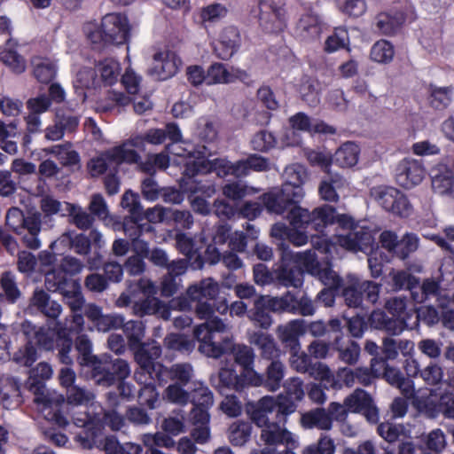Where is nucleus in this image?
I'll return each mask as SVG.
<instances>
[{
  "label": "nucleus",
  "instance_id": "nucleus-1",
  "mask_svg": "<svg viewBox=\"0 0 454 454\" xmlns=\"http://www.w3.org/2000/svg\"><path fill=\"white\" fill-rule=\"evenodd\" d=\"M290 226L283 223H275L270 231L272 237L278 239L280 250V264L277 271L279 284L285 286L300 287L303 283L304 269L309 270L318 264L316 253L312 250L293 252L286 240L288 239Z\"/></svg>",
  "mask_w": 454,
  "mask_h": 454
},
{
  "label": "nucleus",
  "instance_id": "nucleus-2",
  "mask_svg": "<svg viewBox=\"0 0 454 454\" xmlns=\"http://www.w3.org/2000/svg\"><path fill=\"white\" fill-rule=\"evenodd\" d=\"M247 412L252 422L262 428L261 439L267 445L286 444L295 447L292 433L285 428L287 417L294 412V407L291 402L282 403L278 409H266L261 405V402L249 403Z\"/></svg>",
  "mask_w": 454,
  "mask_h": 454
},
{
  "label": "nucleus",
  "instance_id": "nucleus-3",
  "mask_svg": "<svg viewBox=\"0 0 454 454\" xmlns=\"http://www.w3.org/2000/svg\"><path fill=\"white\" fill-rule=\"evenodd\" d=\"M74 345L80 364L90 368L91 379L97 385L110 387L117 378H127L129 375L130 370L126 360L114 359L109 354L100 356L93 355L91 341L86 334L78 335Z\"/></svg>",
  "mask_w": 454,
  "mask_h": 454
},
{
  "label": "nucleus",
  "instance_id": "nucleus-4",
  "mask_svg": "<svg viewBox=\"0 0 454 454\" xmlns=\"http://www.w3.org/2000/svg\"><path fill=\"white\" fill-rule=\"evenodd\" d=\"M285 182L281 188H275L262 195L269 213L283 215L297 206L304 197L303 184L308 179V172L301 164H292L284 170Z\"/></svg>",
  "mask_w": 454,
  "mask_h": 454
},
{
  "label": "nucleus",
  "instance_id": "nucleus-5",
  "mask_svg": "<svg viewBox=\"0 0 454 454\" xmlns=\"http://www.w3.org/2000/svg\"><path fill=\"white\" fill-rule=\"evenodd\" d=\"M228 353H231L234 363L240 366L239 373L233 368H222L219 372V383L222 387L237 392H242L249 387V378L255 373L254 349L245 344L235 345L231 341V348Z\"/></svg>",
  "mask_w": 454,
  "mask_h": 454
},
{
  "label": "nucleus",
  "instance_id": "nucleus-6",
  "mask_svg": "<svg viewBox=\"0 0 454 454\" xmlns=\"http://www.w3.org/2000/svg\"><path fill=\"white\" fill-rule=\"evenodd\" d=\"M225 324L217 317L194 328V338L199 341V351L207 357L220 358L231 348V338L225 331Z\"/></svg>",
  "mask_w": 454,
  "mask_h": 454
},
{
  "label": "nucleus",
  "instance_id": "nucleus-7",
  "mask_svg": "<svg viewBox=\"0 0 454 454\" xmlns=\"http://www.w3.org/2000/svg\"><path fill=\"white\" fill-rule=\"evenodd\" d=\"M130 32L128 17L122 13L112 12L102 18L100 25L88 34V38L92 44L99 47L122 45L129 42Z\"/></svg>",
  "mask_w": 454,
  "mask_h": 454
},
{
  "label": "nucleus",
  "instance_id": "nucleus-8",
  "mask_svg": "<svg viewBox=\"0 0 454 454\" xmlns=\"http://www.w3.org/2000/svg\"><path fill=\"white\" fill-rule=\"evenodd\" d=\"M5 225L20 237V240L26 247L35 250L41 247L39 234L42 219L40 214L35 213L26 216L21 209L12 207L6 213Z\"/></svg>",
  "mask_w": 454,
  "mask_h": 454
},
{
  "label": "nucleus",
  "instance_id": "nucleus-9",
  "mask_svg": "<svg viewBox=\"0 0 454 454\" xmlns=\"http://www.w3.org/2000/svg\"><path fill=\"white\" fill-rule=\"evenodd\" d=\"M336 208L328 204L315 207L312 211L299 206L293 207L287 214L290 224L305 227L312 232L323 233L328 226L334 224Z\"/></svg>",
  "mask_w": 454,
  "mask_h": 454
},
{
  "label": "nucleus",
  "instance_id": "nucleus-10",
  "mask_svg": "<svg viewBox=\"0 0 454 454\" xmlns=\"http://www.w3.org/2000/svg\"><path fill=\"white\" fill-rule=\"evenodd\" d=\"M206 146H201L191 153L193 160L187 161L184 168V177L192 179L199 174L215 173L218 177L224 178L230 176L231 161L223 158L208 160Z\"/></svg>",
  "mask_w": 454,
  "mask_h": 454
},
{
  "label": "nucleus",
  "instance_id": "nucleus-11",
  "mask_svg": "<svg viewBox=\"0 0 454 454\" xmlns=\"http://www.w3.org/2000/svg\"><path fill=\"white\" fill-rule=\"evenodd\" d=\"M371 193L384 210L396 216L407 218L413 212L408 197L397 188L380 185L372 188Z\"/></svg>",
  "mask_w": 454,
  "mask_h": 454
},
{
  "label": "nucleus",
  "instance_id": "nucleus-12",
  "mask_svg": "<svg viewBox=\"0 0 454 454\" xmlns=\"http://www.w3.org/2000/svg\"><path fill=\"white\" fill-rule=\"evenodd\" d=\"M187 294L195 299L193 309L200 319H209L215 313V298L219 294V286L211 278L203 279L187 289Z\"/></svg>",
  "mask_w": 454,
  "mask_h": 454
},
{
  "label": "nucleus",
  "instance_id": "nucleus-13",
  "mask_svg": "<svg viewBox=\"0 0 454 454\" xmlns=\"http://www.w3.org/2000/svg\"><path fill=\"white\" fill-rule=\"evenodd\" d=\"M283 0H259L258 20L266 33H278L286 27V11Z\"/></svg>",
  "mask_w": 454,
  "mask_h": 454
},
{
  "label": "nucleus",
  "instance_id": "nucleus-14",
  "mask_svg": "<svg viewBox=\"0 0 454 454\" xmlns=\"http://www.w3.org/2000/svg\"><path fill=\"white\" fill-rule=\"evenodd\" d=\"M51 376V366L48 363L41 362L30 370L29 376L25 381V388L35 395L34 403L43 405L44 408L51 407L52 403L46 389V381Z\"/></svg>",
  "mask_w": 454,
  "mask_h": 454
},
{
  "label": "nucleus",
  "instance_id": "nucleus-15",
  "mask_svg": "<svg viewBox=\"0 0 454 454\" xmlns=\"http://www.w3.org/2000/svg\"><path fill=\"white\" fill-rule=\"evenodd\" d=\"M380 284L371 280L360 282L356 279L342 289V296L348 307L358 308L362 306L364 300L371 304L376 303L380 297Z\"/></svg>",
  "mask_w": 454,
  "mask_h": 454
},
{
  "label": "nucleus",
  "instance_id": "nucleus-16",
  "mask_svg": "<svg viewBox=\"0 0 454 454\" xmlns=\"http://www.w3.org/2000/svg\"><path fill=\"white\" fill-rule=\"evenodd\" d=\"M271 312H283L280 297L258 295L254 306L247 312V317L255 326L269 329L272 324Z\"/></svg>",
  "mask_w": 454,
  "mask_h": 454
},
{
  "label": "nucleus",
  "instance_id": "nucleus-17",
  "mask_svg": "<svg viewBox=\"0 0 454 454\" xmlns=\"http://www.w3.org/2000/svg\"><path fill=\"white\" fill-rule=\"evenodd\" d=\"M348 412L363 414L368 422L376 424L379 421V410L374 404L371 395L364 389L357 388L344 399Z\"/></svg>",
  "mask_w": 454,
  "mask_h": 454
},
{
  "label": "nucleus",
  "instance_id": "nucleus-18",
  "mask_svg": "<svg viewBox=\"0 0 454 454\" xmlns=\"http://www.w3.org/2000/svg\"><path fill=\"white\" fill-rule=\"evenodd\" d=\"M286 373L285 365L279 361H271L266 367L265 373L255 372L249 378L250 387H262L267 391L275 392L280 388Z\"/></svg>",
  "mask_w": 454,
  "mask_h": 454
},
{
  "label": "nucleus",
  "instance_id": "nucleus-19",
  "mask_svg": "<svg viewBox=\"0 0 454 454\" xmlns=\"http://www.w3.org/2000/svg\"><path fill=\"white\" fill-rule=\"evenodd\" d=\"M395 176L397 184L404 189H411L422 182L425 168L420 161L405 158L396 166Z\"/></svg>",
  "mask_w": 454,
  "mask_h": 454
},
{
  "label": "nucleus",
  "instance_id": "nucleus-20",
  "mask_svg": "<svg viewBox=\"0 0 454 454\" xmlns=\"http://www.w3.org/2000/svg\"><path fill=\"white\" fill-rule=\"evenodd\" d=\"M285 394H280L274 398L272 396H264L259 400L261 402V405L264 406L266 409L270 410V408L278 409V405L282 403H287V402H291L294 407V411H296L295 401H301L304 396L303 391V382L300 378L293 377L290 378L284 384Z\"/></svg>",
  "mask_w": 454,
  "mask_h": 454
},
{
  "label": "nucleus",
  "instance_id": "nucleus-21",
  "mask_svg": "<svg viewBox=\"0 0 454 454\" xmlns=\"http://www.w3.org/2000/svg\"><path fill=\"white\" fill-rule=\"evenodd\" d=\"M153 293L154 286L153 284H149L146 288H144V294H148L144 299L134 302L132 306L134 313L139 317L159 315L164 319H168L170 317L169 308L160 299L151 294Z\"/></svg>",
  "mask_w": 454,
  "mask_h": 454
},
{
  "label": "nucleus",
  "instance_id": "nucleus-22",
  "mask_svg": "<svg viewBox=\"0 0 454 454\" xmlns=\"http://www.w3.org/2000/svg\"><path fill=\"white\" fill-rule=\"evenodd\" d=\"M338 244L349 251L372 252L375 240L368 228H360L347 235L337 236Z\"/></svg>",
  "mask_w": 454,
  "mask_h": 454
},
{
  "label": "nucleus",
  "instance_id": "nucleus-23",
  "mask_svg": "<svg viewBox=\"0 0 454 454\" xmlns=\"http://www.w3.org/2000/svg\"><path fill=\"white\" fill-rule=\"evenodd\" d=\"M330 325L335 333L333 345L339 351L340 359L348 364H355L360 354L359 345L356 341L348 339V343L344 346V336L340 331V321L339 319L331 320Z\"/></svg>",
  "mask_w": 454,
  "mask_h": 454
},
{
  "label": "nucleus",
  "instance_id": "nucleus-24",
  "mask_svg": "<svg viewBox=\"0 0 454 454\" xmlns=\"http://www.w3.org/2000/svg\"><path fill=\"white\" fill-rule=\"evenodd\" d=\"M135 360L143 371V374H147L150 371L153 372L155 365L159 364L157 359L161 356V347L155 341L144 342L134 349Z\"/></svg>",
  "mask_w": 454,
  "mask_h": 454
},
{
  "label": "nucleus",
  "instance_id": "nucleus-25",
  "mask_svg": "<svg viewBox=\"0 0 454 454\" xmlns=\"http://www.w3.org/2000/svg\"><path fill=\"white\" fill-rule=\"evenodd\" d=\"M405 20L406 15L403 12H382L374 17L372 27L380 35H394L402 28Z\"/></svg>",
  "mask_w": 454,
  "mask_h": 454
},
{
  "label": "nucleus",
  "instance_id": "nucleus-26",
  "mask_svg": "<svg viewBox=\"0 0 454 454\" xmlns=\"http://www.w3.org/2000/svg\"><path fill=\"white\" fill-rule=\"evenodd\" d=\"M240 44L239 30L235 26H228L223 29L215 51L219 59L228 60L238 51Z\"/></svg>",
  "mask_w": 454,
  "mask_h": 454
},
{
  "label": "nucleus",
  "instance_id": "nucleus-27",
  "mask_svg": "<svg viewBox=\"0 0 454 454\" xmlns=\"http://www.w3.org/2000/svg\"><path fill=\"white\" fill-rule=\"evenodd\" d=\"M454 98V86H438L429 83L427 86V103L436 112H443L450 107Z\"/></svg>",
  "mask_w": 454,
  "mask_h": 454
},
{
  "label": "nucleus",
  "instance_id": "nucleus-28",
  "mask_svg": "<svg viewBox=\"0 0 454 454\" xmlns=\"http://www.w3.org/2000/svg\"><path fill=\"white\" fill-rule=\"evenodd\" d=\"M306 333V323L303 319H294L286 325L278 327V337L290 350H301L300 337Z\"/></svg>",
  "mask_w": 454,
  "mask_h": 454
},
{
  "label": "nucleus",
  "instance_id": "nucleus-29",
  "mask_svg": "<svg viewBox=\"0 0 454 454\" xmlns=\"http://www.w3.org/2000/svg\"><path fill=\"white\" fill-rule=\"evenodd\" d=\"M29 309H35L47 317L57 318L61 313V305L51 299L43 289L36 288L29 301Z\"/></svg>",
  "mask_w": 454,
  "mask_h": 454
},
{
  "label": "nucleus",
  "instance_id": "nucleus-30",
  "mask_svg": "<svg viewBox=\"0 0 454 454\" xmlns=\"http://www.w3.org/2000/svg\"><path fill=\"white\" fill-rule=\"evenodd\" d=\"M283 312H289L303 317L312 316L315 313V306L313 301L302 294L298 297L296 294L287 292L280 297Z\"/></svg>",
  "mask_w": 454,
  "mask_h": 454
},
{
  "label": "nucleus",
  "instance_id": "nucleus-31",
  "mask_svg": "<svg viewBox=\"0 0 454 454\" xmlns=\"http://www.w3.org/2000/svg\"><path fill=\"white\" fill-rule=\"evenodd\" d=\"M120 71L121 67L117 60L113 58H106L96 65L94 70L90 69L87 73L93 78L91 82L93 86L98 84L95 81V77L98 74H100L101 82L104 86H112L117 82Z\"/></svg>",
  "mask_w": 454,
  "mask_h": 454
},
{
  "label": "nucleus",
  "instance_id": "nucleus-32",
  "mask_svg": "<svg viewBox=\"0 0 454 454\" xmlns=\"http://www.w3.org/2000/svg\"><path fill=\"white\" fill-rule=\"evenodd\" d=\"M178 70V67L172 52L158 51L153 55V66L150 74L155 75L159 80H167L174 76Z\"/></svg>",
  "mask_w": 454,
  "mask_h": 454
},
{
  "label": "nucleus",
  "instance_id": "nucleus-33",
  "mask_svg": "<svg viewBox=\"0 0 454 454\" xmlns=\"http://www.w3.org/2000/svg\"><path fill=\"white\" fill-rule=\"evenodd\" d=\"M176 247L181 254L185 255L192 269L200 270L203 268L202 254L199 252L193 239L185 233L176 234Z\"/></svg>",
  "mask_w": 454,
  "mask_h": 454
},
{
  "label": "nucleus",
  "instance_id": "nucleus-34",
  "mask_svg": "<svg viewBox=\"0 0 454 454\" xmlns=\"http://www.w3.org/2000/svg\"><path fill=\"white\" fill-rule=\"evenodd\" d=\"M73 241L72 250L80 255H88L90 253L92 244L99 249L104 246L102 235L96 229L90 230L89 236L74 231Z\"/></svg>",
  "mask_w": 454,
  "mask_h": 454
},
{
  "label": "nucleus",
  "instance_id": "nucleus-35",
  "mask_svg": "<svg viewBox=\"0 0 454 454\" xmlns=\"http://www.w3.org/2000/svg\"><path fill=\"white\" fill-rule=\"evenodd\" d=\"M103 436L102 427L93 422H86L78 432L74 440L83 450L99 448V442Z\"/></svg>",
  "mask_w": 454,
  "mask_h": 454
},
{
  "label": "nucleus",
  "instance_id": "nucleus-36",
  "mask_svg": "<svg viewBox=\"0 0 454 454\" xmlns=\"http://www.w3.org/2000/svg\"><path fill=\"white\" fill-rule=\"evenodd\" d=\"M251 343L258 348L262 359L270 362L278 360L280 349L270 334L262 332L254 333L251 337Z\"/></svg>",
  "mask_w": 454,
  "mask_h": 454
},
{
  "label": "nucleus",
  "instance_id": "nucleus-37",
  "mask_svg": "<svg viewBox=\"0 0 454 454\" xmlns=\"http://www.w3.org/2000/svg\"><path fill=\"white\" fill-rule=\"evenodd\" d=\"M76 281L68 277L60 268H53L45 274V287L53 293H64Z\"/></svg>",
  "mask_w": 454,
  "mask_h": 454
},
{
  "label": "nucleus",
  "instance_id": "nucleus-38",
  "mask_svg": "<svg viewBox=\"0 0 454 454\" xmlns=\"http://www.w3.org/2000/svg\"><path fill=\"white\" fill-rule=\"evenodd\" d=\"M33 74L35 78L43 84L51 83L56 77L58 67L48 58L36 57L32 60Z\"/></svg>",
  "mask_w": 454,
  "mask_h": 454
},
{
  "label": "nucleus",
  "instance_id": "nucleus-39",
  "mask_svg": "<svg viewBox=\"0 0 454 454\" xmlns=\"http://www.w3.org/2000/svg\"><path fill=\"white\" fill-rule=\"evenodd\" d=\"M298 92L302 101L309 106H316L320 103V84L317 80L304 75L298 85Z\"/></svg>",
  "mask_w": 454,
  "mask_h": 454
},
{
  "label": "nucleus",
  "instance_id": "nucleus-40",
  "mask_svg": "<svg viewBox=\"0 0 454 454\" xmlns=\"http://www.w3.org/2000/svg\"><path fill=\"white\" fill-rule=\"evenodd\" d=\"M73 348V338L69 335L67 328H58L56 332V345L54 348L58 350V358L59 362L67 366L73 364L74 360L71 356Z\"/></svg>",
  "mask_w": 454,
  "mask_h": 454
},
{
  "label": "nucleus",
  "instance_id": "nucleus-41",
  "mask_svg": "<svg viewBox=\"0 0 454 454\" xmlns=\"http://www.w3.org/2000/svg\"><path fill=\"white\" fill-rule=\"evenodd\" d=\"M296 32L303 38H313L321 33V22L317 14H302L296 23Z\"/></svg>",
  "mask_w": 454,
  "mask_h": 454
},
{
  "label": "nucleus",
  "instance_id": "nucleus-42",
  "mask_svg": "<svg viewBox=\"0 0 454 454\" xmlns=\"http://www.w3.org/2000/svg\"><path fill=\"white\" fill-rule=\"evenodd\" d=\"M0 286L3 290V294H0V300H4L10 304H14L18 301L21 295V292L18 287L15 275L6 270L1 274L0 277Z\"/></svg>",
  "mask_w": 454,
  "mask_h": 454
},
{
  "label": "nucleus",
  "instance_id": "nucleus-43",
  "mask_svg": "<svg viewBox=\"0 0 454 454\" xmlns=\"http://www.w3.org/2000/svg\"><path fill=\"white\" fill-rule=\"evenodd\" d=\"M128 143H122L120 145L114 146L106 150V155L110 159V162L120 165L121 163L137 164L140 162L141 157L134 149L127 148Z\"/></svg>",
  "mask_w": 454,
  "mask_h": 454
},
{
  "label": "nucleus",
  "instance_id": "nucleus-44",
  "mask_svg": "<svg viewBox=\"0 0 454 454\" xmlns=\"http://www.w3.org/2000/svg\"><path fill=\"white\" fill-rule=\"evenodd\" d=\"M360 149L353 142L344 143L334 153L333 160L341 168L355 166L359 158Z\"/></svg>",
  "mask_w": 454,
  "mask_h": 454
},
{
  "label": "nucleus",
  "instance_id": "nucleus-45",
  "mask_svg": "<svg viewBox=\"0 0 454 454\" xmlns=\"http://www.w3.org/2000/svg\"><path fill=\"white\" fill-rule=\"evenodd\" d=\"M432 188L439 195L454 198V174L450 168L440 171L432 178Z\"/></svg>",
  "mask_w": 454,
  "mask_h": 454
},
{
  "label": "nucleus",
  "instance_id": "nucleus-46",
  "mask_svg": "<svg viewBox=\"0 0 454 454\" xmlns=\"http://www.w3.org/2000/svg\"><path fill=\"white\" fill-rule=\"evenodd\" d=\"M123 333L127 338L129 349H134L140 344L144 343L145 326L140 320H129L121 325Z\"/></svg>",
  "mask_w": 454,
  "mask_h": 454
},
{
  "label": "nucleus",
  "instance_id": "nucleus-47",
  "mask_svg": "<svg viewBox=\"0 0 454 454\" xmlns=\"http://www.w3.org/2000/svg\"><path fill=\"white\" fill-rule=\"evenodd\" d=\"M302 423L309 427H317L323 430H329L333 425V419L330 414L322 408H317L302 416Z\"/></svg>",
  "mask_w": 454,
  "mask_h": 454
},
{
  "label": "nucleus",
  "instance_id": "nucleus-48",
  "mask_svg": "<svg viewBox=\"0 0 454 454\" xmlns=\"http://www.w3.org/2000/svg\"><path fill=\"white\" fill-rule=\"evenodd\" d=\"M395 56V47L387 40L380 39L373 43L370 51L371 59L380 64L390 63Z\"/></svg>",
  "mask_w": 454,
  "mask_h": 454
},
{
  "label": "nucleus",
  "instance_id": "nucleus-49",
  "mask_svg": "<svg viewBox=\"0 0 454 454\" xmlns=\"http://www.w3.org/2000/svg\"><path fill=\"white\" fill-rule=\"evenodd\" d=\"M164 346L168 350L189 354L195 348V341L184 334L170 333L165 337Z\"/></svg>",
  "mask_w": 454,
  "mask_h": 454
},
{
  "label": "nucleus",
  "instance_id": "nucleus-50",
  "mask_svg": "<svg viewBox=\"0 0 454 454\" xmlns=\"http://www.w3.org/2000/svg\"><path fill=\"white\" fill-rule=\"evenodd\" d=\"M194 387L189 391L190 401L193 406L211 408L214 403L212 391L202 382H196Z\"/></svg>",
  "mask_w": 454,
  "mask_h": 454
},
{
  "label": "nucleus",
  "instance_id": "nucleus-51",
  "mask_svg": "<svg viewBox=\"0 0 454 454\" xmlns=\"http://www.w3.org/2000/svg\"><path fill=\"white\" fill-rule=\"evenodd\" d=\"M139 389L137 391V402L141 406H146L149 409H154L159 401V392L153 381L138 382Z\"/></svg>",
  "mask_w": 454,
  "mask_h": 454
},
{
  "label": "nucleus",
  "instance_id": "nucleus-52",
  "mask_svg": "<svg viewBox=\"0 0 454 454\" xmlns=\"http://www.w3.org/2000/svg\"><path fill=\"white\" fill-rule=\"evenodd\" d=\"M372 368L357 367L355 370L348 369L344 371L345 383L350 385L357 381L364 387L372 385L374 379L377 378V374L373 372Z\"/></svg>",
  "mask_w": 454,
  "mask_h": 454
},
{
  "label": "nucleus",
  "instance_id": "nucleus-53",
  "mask_svg": "<svg viewBox=\"0 0 454 454\" xmlns=\"http://www.w3.org/2000/svg\"><path fill=\"white\" fill-rule=\"evenodd\" d=\"M348 32L344 27H336L333 33L325 42V51L328 53L335 52L340 49H348Z\"/></svg>",
  "mask_w": 454,
  "mask_h": 454
},
{
  "label": "nucleus",
  "instance_id": "nucleus-54",
  "mask_svg": "<svg viewBox=\"0 0 454 454\" xmlns=\"http://www.w3.org/2000/svg\"><path fill=\"white\" fill-rule=\"evenodd\" d=\"M305 270L315 272L325 287L341 288L342 286V278L330 266L322 269L318 263L312 269H304Z\"/></svg>",
  "mask_w": 454,
  "mask_h": 454
},
{
  "label": "nucleus",
  "instance_id": "nucleus-55",
  "mask_svg": "<svg viewBox=\"0 0 454 454\" xmlns=\"http://www.w3.org/2000/svg\"><path fill=\"white\" fill-rule=\"evenodd\" d=\"M207 85L214 84H230L233 83L231 79L230 70L224 64L215 62L211 64L207 70Z\"/></svg>",
  "mask_w": 454,
  "mask_h": 454
},
{
  "label": "nucleus",
  "instance_id": "nucleus-56",
  "mask_svg": "<svg viewBox=\"0 0 454 454\" xmlns=\"http://www.w3.org/2000/svg\"><path fill=\"white\" fill-rule=\"evenodd\" d=\"M419 239L414 233H406L398 240L397 246L393 256L401 260H405L411 253L419 248Z\"/></svg>",
  "mask_w": 454,
  "mask_h": 454
},
{
  "label": "nucleus",
  "instance_id": "nucleus-57",
  "mask_svg": "<svg viewBox=\"0 0 454 454\" xmlns=\"http://www.w3.org/2000/svg\"><path fill=\"white\" fill-rule=\"evenodd\" d=\"M37 358V348L34 341L27 340L25 345L13 354L12 360L20 365L30 367Z\"/></svg>",
  "mask_w": 454,
  "mask_h": 454
},
{
  "label": "nucleus",
  "instance_id": "nucleus-58",
  "mask_svg": "<svg viewBox=\"0 0 454 454\" xmlns=\"http://www.w3.org/2000/svg\"><path fill=\"white\" fill-rule=\"evenodd\" d=\"M125 379L126 378H117L113 384L114 385L117 383V391L107 393V402L113 407L119 404V398L122 400H130L134 397L133 386L125 382Z\"/></svg>",
  "mask_w": 454,
  "mask_h": 454
},
{
  "label": "nucleus",
  "instance_id": "nucleus-59",
  "mask_svg": "<svg viewBox=\"0 0 454 454\" xmlns=\"http://www.w3.org/2000/svg\"><path fill=\"white\" fill-rule=\"evenodd\" d=\"M339 11L350 18H359L367 10L365 0H336Z\"/></svg>",
  "mask_w": 454,
  "mask_h": 454
},
{
  "label": "nucleus",
  "instance_id": "nucleus-60",
  "mask_svg": "<svg viewBox=\"0 0 454 454\" xmlns=\"http://www.w3.org/2000/svg\"><path fill=\"white\" fill-rule=\"evenodd\" d=\"M393 286L396 290H409L411 297L415 289L419 286V280L417 277L405 270H399L393 276Z\"/></svg>",
  "mask_w": 454,
  "mask_h": 454
},
{
  "label": "nucleus",
  "instance_id": "nucleus-61",
  "mask_svg": "<svg viewBox=\"0 0 454 454\" xmlns=\"http://www.w3.org/2000/svg\"><path fill=\"white\" fill-rule=\"evenodd\" d=\"M60 294H62L64 302L68 305L72 312L82 311L85 301L78 282L74 283V286H70Z\"/></svg>",
  "mask_w": 454,
  "mask_h": 454
},
{
  "label": "nucleus",
  "instance_id": "nucleus-62",
  "mask_svg": "<svg viewBox=\"0 0 454 454\" xmlns=\"http://www.w3.org/2000/svg\"><path fill=\"white\" fill-rule=\"evenodd\" d=\"M420 294L416 291L413 293L415 302L421 303L430 297L439 296L441 293L440 282L434 278H426L420 286Z\"/></svg>",
  "mask_w": 454,
  "mask_h": 454
},
{
  "label": "nucleus",
  "instance_id": "nucleus-63",
  "mask_svg": "<svg viewBox=\"0 0 454 454\" xmlns=\"http://www.w3.org/2000/svg\"><path fill=\"white\" fill-rule=\"evenodd\" d=\"M277 138L272 132L260 130L255 133L251 140L252 148L254 151L266 153L275 147Z\"/></svg>",
  "mask_w": 454,
  "mask_h": 454
},
{
  "label": "nucleus",
  "instance_id": "nucleus-64",
  "mask_svg": "<svg viewBox=\"0 0 454 454\" xmlns=\"http://www.w3.org/2000/svg\"><path fill=\"white\" fill-rule=\"evenodd\" d=\"M168 373L174 384L186 386L192 377L193 369L190 364H175L169 367Z\"/></svg>",
  "mask_w": 454,
  "mask_h": 454
}]
</instances>
